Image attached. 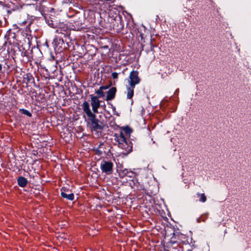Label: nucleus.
Instances as JSON below:
<instances>
[{
	"instance_id": "nucleus-4",
	"label": "nucleus",
	"mask_w": 251,
	"mask_h": 251,
	"mask_svg": "<svg viewBox=\"0 0 251 251\" xmlns=\"http://www.w3.org/2000/svg\"><path fill=\"white\" fill-rule=\"evenodd\" d=\"M104 149H105V145L103 143L100 142L99 147L97 148L94 147L92 149V151L94 152L95 154L101 155L103 153H106V151Z\"/></svg>"
},
{
	"instance_id": "nucleus-18",
	"label": "nucleus",
	"mask_w": 251,
	"mask_h": 251,
	"mask_svg": "<svg viewBox=\"0 0 251 251\" xmlns=\"http://www.w3.org/2000/svg\"><path fill=\"white\" fill-rule=\"evenodd\" d=\"M92 131H97L98 129H102L103 126H90Z\"/></svg>"
},
{
	"instance_id": "nucleus-14",
	"label": "nucleus",
	"mask_w": 251,
	"mask_h": 251,
	"mask_svg": "<svg viewBox=\"0 0 251 251\" xmlns=\"http://www.w3.org/2000/svg\"><path fill=\"white\" fill-rule=\"evenodd\" d=\"M135 87H130L127 88V98L131 99L133 96V90Z\"/></svg>"
},
{
	"instance_id": "nucleus-1",
	"label": "nucleus",
	"mask_w": 251,
	"mask_h": 251,
	"mask_svg": "<svg viewBox=\"0 0 251 251\" xmlns=\"http://www.w3.org/2000/svg\"><path fill=\"white\" fill-rule=\"evenodd\" d=\"M114 139L116 141L115 145L118 143V147L126 151L130 150L131 147L127 145V138L125 137L123 131H120V133H115L114 135Z\"/></svg>"
},
{
	"instance_id": "nucleus-7",
	"label": "nucleus",
	"mask_w": 251,
	"mask_h": 251,
	"mask_svg": "<svg viewBox=\"0 0 251 251\" xmlns=\"http://www.w3.org/2000/svg\"><path fill=\"white\" fill-rule=\"evenodd\" d=\"M75 126H63L62 130H66V132H64V131H61V133H63V137L65 138L67 137L68 135L71 134L72 132L75 134Z\"/></svg>"
},
{
	"instance_id": "nucleus-24",
	"label": "nucleus",
	"mask_w": 251,
	"mask_h": 251,
	"mask_svg": "<svg viewBox=\"0 0 251 251\" xmlns=\"http://www.w3.org/2000/svg\"><path fill=\"white\" fill-rule=\"evenodd\" d=\"M2 69V66L0 64V71Z\"/></svg>"
},
{
	"instance_id": "nucleus-2",
	"label": "nucleus",
	"mask_w": 251,
	"mask_h": 251,
	"mask_svg": "<svg viewBox=\"0 0 251 251\" xmlns=\"http://www.w3.org/2000/svg\"><path fill=\"white\" fill-rule=\"evenodd\" d=\"M100 169L102 173L108 175H111L113 171V163L110 160H103L100 164Z\"/></svg>"
},
{
	"instance_id": "nucleus-28",
	"label": "nucleus",
	"mask_w": 251,
	"mask_h": 251,
	"mask_svg": "<svg viewBox=\"0 0 251 251\" xmlns=\"http://www.w3.org/2000/svg\"><path fill=\"white\" fill-rule=\"evenodd\" d=\"M154 127H155V126H152V128H153Z\"/></svg>"
},
{
	"instance_id": "nucleus-15",
	"label": "nucleus",
	"mask_w": 251,
	"mask_h": 251,
	"mask_svg": "<svg viewBox=\"0 0 251 251\" xmlns=\"http://www.w3.org/2000/svg\"><path fill=\"white\" fill-rule=\"evenodd\" d=\"M19 112H20V113L21 114L26 115L28 117H31V113L29 111H28L27 110H25V109H20L19 110Z\"/></svg>"
},
{
	"instance_id": "nucleus-19",
	"label": "nucleus",
	"mask_w": 251,
	"mask_h": 251,
	"mask_svg": "<svg viewBox=\"0 0 251 251\" xmlns=\"http://www.w3.org/2000/svg\"><path fill=\"white\" fill-rule=\"evenodd\" d=\"M201 196L200 199V201L202 202H205L206 201V197L204 195V194H201L199 195Z\"/></svg>"
},
{
	"instance_id": "nucleus-3",
	"label": "nucleus",
	"mask_w": 251,
	"mask_h": 251,
	"mask_svg": "<svg viewBox=\"0 0 251 251\" xmlns=\"http://www.w3.org/2000/svg\"><path fill=\"white\" fill-rule=\"evenodd\" d=\"M140 79L138 77V73L136 71H132L130 73L129 76L128 82L131 87H135L136 84H138Z\"/></svg>"
},
{
	"instance_id": "nucleus-10",
	"label": "nucleus",
	"mask_w": 251,
	"mask_h": 251,
	"mask_svg": "<svg viewBox=\"0 0 251 251\" xmlns=\"http://www.w3.org/2000/svg\"><path fill=\"white\" fill-rule=\"evenodd\" d=\"M121 131H123L125 137L129 138L130 134L132 132V129L129 126H123L121 128Z\"/></svg>"
},
{
	"instance_id": "nucleus-8",
	"label": "nucleus",
	"mask_w": 251,
	"mask_h": 251,
	"mask_svg": "<svg viewBox=\"0 0 251 251\" xmlns=\"http://www.w3.org/2000/svg\"><path fill=\"white\" fill-rule=\"evenodd\" d=\"M67 189L65 187H62L61 189V195L63 198L67 199V200L73 201L74 199V195L73 193L67 194L65 192Z\"/></svg>"
},
{
	"instance_id": "nucleus-17",
	"label": "nucleus",
	"mask_w": 251,
	"mask_h": 251,
	"mask_svg": "<svg viewBox=\"0 0 251 251\" xmlns=\"http://www.w3.org/2000/svg\"><path fill=\"white\" fill-rule=\"evenodd\" d=\"M142 192H141V194H138V192H137V198L139 199L142 198L144 196V194L146 193V189L143 188L141 190Z\"/></svg>"
},
{
	"instance_id": "nucleus-6",
	"label": "nucleus",
	"mask_w": 251,
	"mask_h": 251,
	"mask_svg": "<svg viewBox=\"0 0 251 251\" xmlns=\"http://www.w3.org/2000/svg\"><path fill=\"white\" fill-rule=\"evenodd\" d=\"M118 173L121 178H124L126 176L132 177L134 174L133 172L128 171L126 169L118 170Z\"/></svg>"
},
{
	"instance_id": "nucleus-9",
	"label": "nucleus",
	"mask_w": 251,
	"mask_h": 251,
	"mask_svg": "<svg viewBox=\"0 0 251 251\" xmlns=\"http://www.w3.org/2000/svg\"><path fill=\"white\" fill-rule=\"evenodd\" d=\"M116 92V88L115 87H112L107 92L106 100H111L115 97Z\"/></svg>"
},
{
	"instance_id": "nucleus-27",
	"label": "nucleus",
	"mask_w": 251,
	"mask_h": 251,
	"mask_svg": "<svg viewBox=\"0 0 251 251\" xmlns=\"http://www.w3.org/2000/svg\"><path fill=\"white\" fill-rule=\"evenodd\" d=\"M187 251H192L191 250H188Z\"/></svg>"
},
{
	"instance_id": "nucleus-21",
	"label": "nucleus",
	"mask_w": 251,
	"mask_h": 251,
	"mask_svg": "<svg viewBox=\"0 0 251 251\" xmlns=\"http://www.w3.org/2000/svg\"><path fill=\"white\" fill-rule=\"evenodd\" d=\"M112 76L114 79H116L118 77V74L116 72H114L112 74Z\"/></svg>"
},
{
	"instance_id": "nucleus-12",
	"label": "nucleus",
	"mask_w": 251,
	"mask_h": 251,
	"mask_svg": "<svg viewBox=\"0 0 251 251\" xmlns=\"http://www.w3.org/2000/svg\"><path fill=\"white\" fill-rule=\"evenodd\" d=\"M82 108L83 111L85 112L87 116L91 115L92 113L90 109L89 104L87 101H84L82 104Z\"/></svg>"
},
{
	"instance_id": "nucleus-20",
	"label": "nucleus",
	"mask_w": 251,
	"mask_h": 251,
	"mask_svg": "<svg viewBox=\"0 0 251 251\" xmlns=\"http://www.w3.org/2000/svg\"><path fill=\"white\" fill-rule=\"evenodd\" d=\"M77 128L75 127V132L79 133L83 131L82 126H76Z\"/></svg>"
},
{
	"instance_id": "nucleus-23",
	"label": "nucleus",
	"mask_w": 251,
	"mask_h": 251,
	"mask_svg": "<svg viewBox=\"0 0 251 251\" xmlns=\"http://www.w3.org/2000/svg\"><path fill=\"white\" fill-rule=\"evenodd\" d=\"M100 87V89H101L102 90H106L108 88V86H101Z\"/></svg>"
},
{
	"instance_id": "nucleus-16",
	"label": "nucleus",
	"mask_w": 251,
	"mask_h": 251,
	"mask_svg": "<svg viewBox=\"0 0 251 251\" xmlns=\"http://www.w3.org/2000/svg\"><path fill=\"white\" fill-rule=\"evenodd\" d=\"M96 93L99 95V97H102L104 96V93L102 91V90L100 89H100L96 91Z\"/></svg>"
},
{
	"instance_id": "nucleus-26",
	"label": "nucleus",
	"mask_w": 251,
	"mask_h": 251,
	"mask_svg": "<svg viewBox=\"0 0 251 251\" xmlns=\"http://www.w3.org/2000/svg\"><path fill=\"white\" fill-rule=\"evenodd\" d=\"M63 131H64V132H67L66 131V130H65V129L64 130H63Z\"/></svg>"
},
{
	"instance_id": "nucleus-5",
	"label": "nucleus",
	"mask_w": 251,
	"mask_h": 251,
	"mask_svg": "<svg viewBox=\"0 0 251 251\" xmlns=\"http://www.w3.org/2000/svg\"><path fill=\"white\" fill-rule=\"evenodd\" d=\"M91 105L92 106L93 111L94 112H97L98 108L100 107V103L98 98L96 96L91 95Z\"/></svg>"
},
{
	"instance_id": "nucleus-13",
	"label": "nucleus",
	"mask_w": 251,
	"mask_h": 251,
	"mask_svg": "<svg viewBox=\"0 0 251 251\" xmlns=\"http://www.w3.org/2000/svg\"><path fill=\"white\" fill-rule=\"evenodd\" d=\"M90 123L94 126H99L98 120L96 119L95 116L94 114L92 113L91 115L88 116Z\"/></svg>"
},
{
	"instance_id": "nucleus-22",
	"label": "nucleus",
	"mask_w": 251,
	"mask_h": 251,
	"mask_svg": "<svg viewBox=\"0 0 251 251\" xmlns=\"http://www.w3.org/2000/svg\"><path fill=\"white\" fill-rule=\"evenodd\" d=\"M198 222H201L202 221H204V220L202 219V217H200L197 219Z\"/></svg>"
},
{
	"instance_id": "nucleus-11",
	"label": "nucleus",
	"mask_w": 251,
	"mask_h": 251,
	"mask_svg": "<svg viewBox=\"0 0 251 251\" xmlns=\"http://www.w3.org/2000/svg\"><path fill=\"white\" fill-rule=\"evenodd\" d=\"M18 184L21 187H25L27 184V179L23 176H19L18 178Z\"/></svg>"
},
{
	"instance_id": "nucleus-25",
	"label": "nucleus",
	"mask_w": 251,
	"mask_h": 251,
	"mask_svg": "<svg viewBox=\"0 0 251 251\" xmlns=\"http://www.w3.org/2000/svg\"><path fill=\"white\" fill-rule=\"evenodd\" d=\"M148 129L149 131H150V126H148Z\"/></svg>"
}]
</instances>
